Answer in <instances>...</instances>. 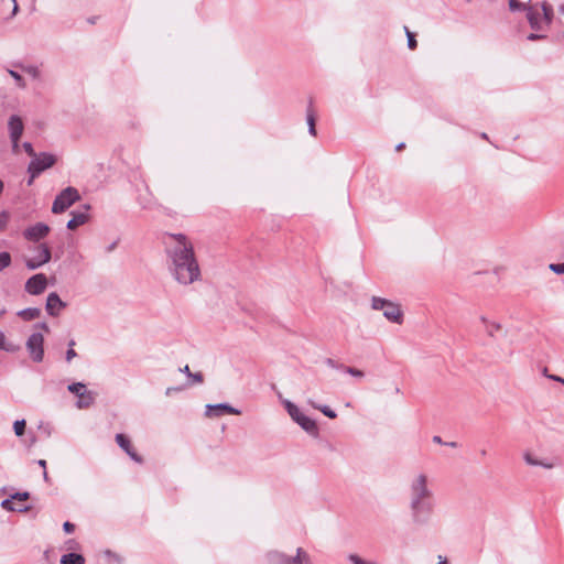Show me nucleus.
I'll return each mask as SVG.
<instances>
[{
    "label": "nucleus",
    "mask_w": 564,
    "mask_h": 564,
    "mask_svg": "<svg viewBox=\"0 0 564 564\" xmlns=\"http://www.w3.org/2000/svg\"><path fill=\"white\" fill-rule=\"evenodd\" d=\"M547 378H550V379H552L554 381H558V382L564 384V378H561L558 376H547Z\"/></svg>",
    "instance_id": "obj_48"
},
{
    "label": "nucleus",
    "mask_w": 564,
    "mask_h": 564,
    "mask_svg": "<svg viewBox=\"0 0 564 564\" xmlns=\"http://www.w3.org/2000/svg\"><path fill=\"white\" fill-rule=\"evenodd\" d=\"M19 346L9 341L3 332H0V349L7 352H15L19 350Z\"/></svg>",
    "instance_id": "obj_25"
},
{
    "label": "nucleus",
    "mask_w": 564,
    "mask_h": 564,
    "mask_svg": "<svg viewBox=\"0 0 564 564\" xmlns=\"http://www.w3.org/2000/svg\"><path fill=\"white\" fill-rule=\"evenodd\" d=\"M43 478H44L45 480H47V479H48V476H47L46 469H44V471H43Z\"/></svg>",
    "instance_id": "obj_58"
},
{
    "label": "nucleus",
    "mask_w": 564,
    "mask_h": 564,
    "mask_svg": "<svg viewBox=\"0 0 564 564\" xmlns=\"http://www.w3.org/2000/svg\"><path fill=\"white\" fill-rule=\"evenodd\" d=\"M180 371L186 373L188 377L192 376V372L189 370V367L186 365L183 368L180 369Z\"/></svg>",
    "instance_id": "obj_49"
},
{
    "label": "nucleus",
    "mask_w": 564,
    "mask_h": 564,
    "mask_svg": "<svg viewBox=\"0 0 564 564\" xmlns=\"http://www.w3.org/2000/svg\"><path fill=\"white\" fill-rule=\"evenodd\" d=\"M173 391H178V388H167L165 394L170 395Z\"/></svg>",
    "instance_id": "obj_54"
},
{
    "label": "nucleus",
    "mask_w": 564,
    "mask_h": 564,
    "mask_svg": "<svg viewBox=\"0 0 564 564\" xmlns=\"http://www.w3.org/2000/svg\"><path fill=\"white\" fill-rule=\"evenodd\" d=\"M25 425H26V422L23 419L22 420H17L13 423V430H14V433H15L17 436H22L24 434Z\"/></svg>",
    "instance_id": "obj_33"
},
{
    "label": "nucleus",
    "mask_w": 564,
    "mask_h": 564,
    "mask_svg": "<svg viewBox=\"0 0 564 564\" xmlns=\"http://www.w3.org/2000/svg\"><path fill=\"white\" fill-rule=\"evenodd\" d=\"M75 345V341L74 340H70L68 346V350L66 351V361L67 362H70L76 356V351L73 349V346Z\"/></svg>",
    "instance_id": "obj_36"
},
{
    "label": "nucleus",
    "mask_w": 564,
    "mask_h": 564,
    "mask_svg": "<svg viewBox=\"0 0 564 564\" xmlns=\"http://www.w3.org/2000/svg\"><path fill=\"white\" fill-rule=\"evenodd\" d=\"M480 322L484 325L486 334L491 338H498L499 336L507 335L508 333L507 328L497 321H491L485 316H481Z\"/></svg>",
    "instance_id": "obj_15"
},
{
    "label": "nucleus",
    "mask_w": 564,
    "mask_h": 564,
    "mask_svg": "<svg viewBox=\"0 0 564 564\" xmlns=\"http://www.w3.org/2000/svg\"><path fill=\"white\" fill-rule=\"evenodd\" d=\"M51 250L45 243H41L36 248V254L25 261V265L29 270H35L51 260Z\"/></svg>",
    "instance_id": "obj_10"
},
{
    "label": "nucleus",
    "mask_w": 564,
    "mask_h": 564,
    "mask_svg": "<svg viewBox=\"0 0 564 564\" xmlns=\"http://www.w3.org/2000/svg\"><path fill=\"white\" fill-rule=\"evenodd\" d=\"M12 2H13L12 15H15L19 10V7L17 3V0H12Z\"/></svg>",
    "instance_id": "obj_50"
},
{
    "label": "nucleus",
    "mask_w": 564,
    "mask_h": 564,
    "mask_svg": "<svg viewBox=\"0 0 564 564\" xmlns=\"http://www.w3.org/2000/svg\"><path fill=\"white\" fill-rule=\"evenodd\" d=\"M404 30L408 37V46L409 48L414 50L416 47V40L414 37V34L411 33L406 26L404 28Z\"/></svg>",
    "instance_id": "obj_35"
},
{
    "label": "nucleus",
    "mask_w": 564,
    "mask_h": 564,
    "mask_svg": "<svg viewBox=\"0 0 564 564\" xmlns=\"http://www.w3.org/2000/svg\"><path fill=\"white\" fill-rule=\"evenodd\" d=\"M524 462L530 466H540L546 469H552L555 465L549 460H540L535 458L531 453H525L523 455Z\"/></svg>",
    "instance_id": "obj_21"
},
{
    "label": "nucleus",
    "mask_w": 564,
    "mask_h": 564,
    "mask_svg": "<svg viewBox=\"0 0 564 564\" xmlns=\"http://www.w3.org/2000/svg\"><path fill=\"white\" fill-rule=\"evenodd\" d=\"M24 151L32 158H34L36 155L35 151L33 150V147L30 142H24L22 144Z\"/></svg>",
    "instance_id": "obj_40"
},
{
    "label": "nucleus",
    "mask_w": 564,
    "mask_h": 564,
    "mask_svg": "<svg viewBox=\"0 0 564 564\" xmlns=\"http://www.w3.org/2000/svg\"><path fill=\"white\" fill-rule=\"evenodd\" d=\"M167 271L180 285H191L202 280L194 243L184 234H165L163 238Z\"/></svg>",
    "instance_id": "obj_1"
},
{
    "label": "nucleus",
    "mask_w": 564,
    "mask_h": 564,
    "mask_svg": "<svg viewBox=\"0 0 564 564\" xmlns=\"http://www.w3.org/2000/svg\"><path fill=\"white\" fill-rule=\"evenodd\" d=\"M550 270L556 274H564V262L563 263H551Z\"/></svg>",
    "instance_id": "obj_37"
},
{
    "label": "nucleus",
    "mask_w": 564,
    "mask_h": 564,
    "mask_svg": "<svg viewBox=\"0 0 564 564\" xmlns=\"http://www.w3.org/2000/svg\"><path fill=\"white\" fill-rule=\"evenodd\" d=\"M347 560L350 564H379L378 562L366 558L357 553L348 554Z\"/></svg>",
    "instance_id": "obj_28"
},
{
    "label": "nucleus",
    "mask_w": 564,
    "mask_h": 564,
    "mask_svg": "<svg viewBox=\"0 0 564 564\" xmlns=\"http://www.w3.org/2000/svg\"><path fill=\"white\" fill-rule=\"evenodd\" d=\"M11 143H12L13 153H18L19 152V141H11Z\"/></svg>",
    "instance_id": "obj_47"
},
{
    "label": "nucleus",
    "mask_w": 564,
    "mask_h": 564,
    "mask_svg": "<svg viewBox=\"0 0 564 564\" xmlns=\"http://www.w3.org/2000/svg\"><path fill=\"white\" fill-rule=\"evenodd\" d=\"M47 286V278L43 273L31 276L25 282V291L32 295H39L45 291Z\"/></svg>",
    "instance_id": "obj_13"
},
{
    "label": "nucleus",
    "mask_w": 564,
    "mask_h": 564,
    "mask_svg": "<svg viewBox=\"0 0 564 564\" xmlns=\"http://www.w3.org/2000/svg\"><path fill=\"white\" fill-rule=\"evenodd\" d=\"M3 188H4V183L2 180H0V195L2 194L3 192Z\"/></svg>",
    "instance_id": "obj_57"
},
{
    "label": "nucleus",
    "mask_w": 564,
    "mask_h": 564,
    "mask_svg": "<svg viewBox=\"0 0 564 564\" xmlns=\"http://www.w3.org/2000/svg\"><path fill=\"white\" fill-rule=\"evenodd\" d=\"M65 545H66V549H67V550H76V549H77V546H78V543H77L75 540L70 539V540H68V541L65 543Z\"/></svg>",
    "instance_id": "obj_42"
},
{
    "label": "nucleus",
    "mask_w": 564,
    "mask_h": 564,
    "mask_svg": "<svg viewBox=\"0 0 564 564\" xmlns=\"http://www.w3.org/2000/svg\"><path fill=\"white\" fill-rule=\"evenodd\" d=\"M11 264V256L9 252H0V272Z\"/></svg>",
    "instance_id": "obj_32"
},
{
    "label": "nucleus",
    "mask_w": 564,
    "mask_h": 564,
    "mask_svg": "<svg viewBox=\"0 0 564 564\" xmlns=\"http://www.w3.org/2000/svg\"><path fill=\"white\" fill-rule=\"evenodd\" d=\"M44 337L41 333H33L26 340V349L34 362H41L44 358Z\"/></svg>",
    "instance_id": "obj_9"
},
{
    "label": "nucleus",
    "mask_w": 564,
    "mask_h": 564,
    "mask_svg": "<svg viewBox=\"0 0 564 564\" xmlns=\"http://www.w3.org/2000/svg\"><path fill=\"white\" fill-rule=\"evenodd\" d=\"M544 35H541V34H536V33H530L528 35V40L529 41H535V40H540V39H543Z\"/></svg>",
    "instance_id": "obj_44"
},
{
    "label": "nucleus",
    "mask_w": 564,
    "mask_h": 564,
    "mask_svg": "<svg viewBox=\"0 0 564 564\" xmlns=\"http://www.w3.org/2000/svg\"><path fill=\"white\" fill-rule=\"evenodd\" d=\"M371 308L375 311H381L384 318L391 323L399 325L403 323V311L401 310V306L394 302L383 297L372 296Z\"/></svg>",
    "instance_id": "obj_2"
},
{
    "label": "nucleus",
    "mask_w": 564,
    "mask_h": 564,
    "mask_svg": "<svg viewBox=\"0 0 564 564\" xmlns=\"http://www.w3.org/2000/svg\"><path fill=\"white\" fill-rule=\"evenodd\" d=\"M269 564H313L312 557L303 547H296L294 555L281 551H271L267 554Z\"/></svg>",
    "instance_id": "obj_4"
},
{
    "label": "nucleus",
    "mask_w": 564,
    "mask_h": 564,
    "mask_svg": "<svg viewBox=\"0 0 564 564\" xmlns=\"http://www.w3.org/2000/svg\"><path fill=\"white\" fill-rule=\"evenodd\" d=\"M39 466H41L43 469H46V460L45 459H40L37 462Z\"/></svg>",
    "instance_id": "obj_53"
},
{
    "label": "nucleus",
    "mask_w": 564,
    "mask_h": 564,
    "mask_svg": "<svg viewBox=\"0 0 564 564\" xmlns=\"http://www.w3.org/2000/svg\"><path fill=\"white\" fill-rule=\"evenodd\" d=\"M527 18L530 23V26L535 31H542L545 28H547V25H545L544 22L542 21L541 12L533 7H528Z\"/></svg>",
    "instance_id": "obj_18"
},
{
    "label": "nucleus",
    "mask_w": 564,
    "mask_h": 564,
    "mask_svg": "<svg viewBox=\"0 0 564 564\" xmlns=\"http://www.w3.org/2000/svg\"><path fill=\"white\" fill-rule=\"evenodd\" d=\"M9 221V214L7 212L0 213V230L6 229Z\"/></svg>",
    "instance_id": "obj_39"
},
{
    "label": "nucleus",
    "mask_w": 564,
    "mask_h": 564,
    "mask_svg": "<svg viewBox=\"0 0 564 564\" xmlns=\"http://www.w3.org/2000/svg\"><path fill=\"white\" fill-rule=\"evenodd\" d=\"M542 21L545 25L550 26L553 20V9L547 3L543 2L541 7Z\"/></svg>",
    "instance_id": "obj_27"
},
{
    "label": "nucleus",
    "mask_w": 564,
    "mask_h": 564,
    "mask_svg": "<svg viewBox=\"0 0 564 564\" xmlns=\"http://www.w3.org/2000/svg\"><path fill=\"white\" fill-rule=\"evenodd\" d=\"M530 0H509V7L511 11L525 10Z\"/></svg>",
    "instance_id": "obj_29"
},
{
    "label": "nucleus",
    "mask_w": 564,
    "mask_h": 564,
    "mask_svg": "<svg viewBox=\"0 0 564 564\" xmlns=\"http://www.w3.org/2000/svg\"><path fill=\"white\" fill-rule=\"evenodd\" d=\"M68 391L79 397L86 390V386L82 382H74L67 387Z\"/></svg>",
    "instance_id": "obj_31"
},
{
    "label": "nucleus",
    "mask_w": 564,
    "mask_h": 564,
    "mask_svg": "<svg viewBox=\"0 0 564 564\" xmlns=\"http://www.w3.org/2000/svg\"><path fill=\"white\" fill-rule=\"evenodd\" d=\"M433 500V491L427 484V477L424 474L416 475L410 484V502H421Z\"/></svg>",
    "instance_id": "obj_5"
},
{
    "label": "nucleus",
    "mask_w": 564,
    "mask_h": 564,
    "mask_svg": "<svg viewBox=\"0 0 564 564\" xmlns=\"http://www.w3.org/2000/svg\"><path fill=\"white\" fill-rule=\"evenodd\" d=\"M189 378L193 379L194 382L200 383L203 382V375L200 372L192 373Z\"/></svg>",
    "instance_id": "obj_43"
},
{
    "label": "nucleus",
    "mask_w": 564,
    "mask_h": 564,
    "mask_svg": "<svg viewBox=\"0 0 564 564\" xmlns=\"http://www.w3.org/2000/svg\"><path fill=\"white\" fill-rule=\"evenodd\" d=\"M344 371L352 377H356V378H364L365 373L362 370L360 369H357V368H354V367H345L344 368Z\"/></svg>",
    "instance_id": "obj_34"
},
{
    "label": "nucleus",
    "mask_w": 564,
    "mask_h": 564,
    "mask_svg": "<svg viewBox=\"0 0 564 564\" xmlns=\"http://www.w3.org/2000/svg\"><path fill=\"white\" fill-rule=\"evenodd\" d=\"M63 529L66 533H72L75 530V525L68 521L63 524Z\"/></svg>",
    "instance_id": "obj_41"
},
{
    "label": "nucleus",
    "mask_w": 564,
    "mask_h": 564,
    "mask_svg": "<svg viewBox=\"0 0 564 564\" xmlns=\"http://www.w3.org/2000/svg\"><path fill=\"white\" fill-rule=\"evenodd\" d=\"M41 310L37 307H28L18 312V316H20L24 321H33L40 317Z\"/></svg>",
    "instance_id": "obj_23"
},
{
    "label": "nucleus",
    "mask_w": 564,
    "mask_h": 564,
    "mask_svg": "<svg viewBox=\"0 0 564 564\" xmlns=\"http://www.w3.org/2000/svg\"><path fill=\"white\" fill-rule=\"evenodd\" d=\"M307 403L314 409L319 410L324 415H326L329 419H335L337 416L336 412L332 410L328 405L318 404L311 399L307 401Z\"/></svg>",
    "instance_id": "obj_26"
},
{
    "label": "nucleus",
    "mask_w": 564,
    "mask_h": 564,
    "mask_svg": "<svg viewBox=\"0 0 564 564\" xmlns=\"http://www.w3.org/2000/svg\"><path fill=\"white\" fill-rule=\"evenodd\" d=\"M85 558L77 553L70 552L61 557V564H84Z\"/></svg>",
    "instance_id": "obj_24"
},
{
    "label": "nucleus",
    "mask_w": 564,
    "mask_h": 564,
    "mask_svg": "<svg viewBox=\"0 0 564 564\" xmlns=\"http://www.w3.org/2000/svg\"><path fill=\"white\" fill-rule=\"evenodd\" d=\"M94 401H95L94 393L91 391L85 390L78 397V401H77L76 405L78 409H87L94 403Z\"/></svg>",
    "instance_id": "obj_22"
},
{
    "label": "nucleus",
    "mask_w": 564,
    "mask_h": 564,
    "mask_svg": "<svg viewBox=\"0 0 564 564\" xmlns=\"http://www.w3.org/2000/svg\"><path fill=\"white\" fill-rule=\"evenodd\" d=\"M283 404L291 419L308 435L313 437H317L319 435V429L313 419L305 415L293 402L289 400H284Z\"/></svg>",
    "instance_id": "obj_3"
},
{
    "label": "nucleus",
    "mask_w": 564,
    "mask_h": 564,
    "mask_svg": "<svg viewBox=\"0 0 564 564\" xmlns=\"http://www.w3.org/2000/svg\"><path fill=\"white\" fill-rule=\"evenodd\" d=\"M65 307L66 303L61 300L57 293L52 292L47 295L45 308L48 315L57 316Z\"/></svg>",
    "instance_id": "obj_17"
},
{
    "label": "nucleus",
    "mask_w": 564,
    "mask_h": 564,
    "mask_svg": "<svg viewBox=\"0 0 564 564\" xmlns=\"http://www.w3.org/2000/svg\"><path fill=\"white\" fill-rule=\"evenodd\" d=\"M9 74L11 75V77L15 80V83L20 87H24V85H25L24 79L19 73H17L14 70H10Z\"/></svg>",
    "instance_id": "obj_38"
},
{
    "label": "nucleus",
    "mask_w": 564,
    "mask_h": 564,
    "mask_svg": "<svg viewBox=\"0 0 564 564\" xmlns=\"http://www.w3.org/2000/svg\"><path fill=\"white\" fill-rule=\"evenodd\" d=\"M8 130L11 141H20L24 131V123L22 118L18 115L10 116L8 120Z\"/></svg>",
    "instance_id": "obj_14"
},
{
    "label": "nucleus",
    "mask_w": 564,
    "mask_h": 564,
    "mask_svg": "<svg viewBox=\"0 0 564 564\" xmlns=\"http://www.w3.org/2000/svg\"><path fill=\"white\" fill-rule=\"evenodd\" d=\"M36 327H40V328L44 329L45 332H48V330H50V328H48V326H47V324H46V323L37 324V325H36Z\"/></svg>",
    "instance_id": "obj_51"
},
{
    "label": "nucleus",
    "mask_w": 564,
    "mask_h": 564,
    "mask_svg": "<svg viewBox=\"0 0 564 564\" xmlns=\"http://www.w3.org/2000/svg\"><path fill=\"white\" fill-rule=\"evenodd\" d=\"M306 121H307V126H308V132L312 135H316L315 116H314V113H313V111L311 109L307 110Z\"/></svg>",
    "instance_id": "obj_30"
},
{
    "label": "nucleus",
    "mask_w": 564,
    "mask_h": 564,
    "mask_svg": "<svg viewBox=\"0 0 564 564\" xmlns=\"http://www.w3.org/2000/svg\"><path fill=\"white\" fill-rule=\"evenodd\" d=\"M446 445H449L451 447H456V443L455 442L446 443Z\"/></svg>",
    "instance_id": "obj_59"
},
{
    "label": "nucleus",
    "mask_w": 564,
    "mask_h": 564,
    "mask_svg": "<svg viewBox=\"0 0 564 564\" xmlns=\"http://www.w3.org/2000/svg\"><path fill=\"white\" fill-rule=\"evenodd\" d=\"M88 220V215L82 212H73L72 218L68 220L66 227L69 230H75L77 227L86 224Z\"/></svg>",
    "instance_id": "obj_20"
},
{
    "label": "nucleus",
    "mask_w": 564,
    "mask_h": 564,
    "mask_svg": "<svg viewBox=\"0 0 564 564\" xmlns=\"http://www.w3.org/2000/svg\"><path fill=\"white\" fill-rule=\"evenodd\" d=\"M54 163L55 156L50 153H41L40 155L32 158V161L28 167V172L31 174L28 184L31 185L39 174H41L44 170L53 166Z\"/></svg>",
    "instance_id": "obj_8"
},
{
    "label": "nucleus",
    "mask_w": 564,
    "mask_h": 564,
    "mask_svg": "<svg viewBox=\"0 0 564 564\" xmlns=\"http://www.w3.org/2000/svg\"><path fill=\"white\" fill-rule=\"evenodd\" d=\"M117 245H118V241H113L112 243H110V245L106 248V251H107V252H111V251H113V250L117 248Z\"/></svg>",
    "instance_id": "obj_45"
},
{
    "label": "nucleus",
    "mask_w": 564,
    "mask_h": 564,
    "mask_svg": "<svg viewBox=\"0 0 564 564\" xmlns=\"http://www.w3.org/2000/svg\"><path fill=\"white\" fill-rule=\"evenodd\" d=\"M405 148V143L404 142H400L399 144H397L395 147V151H401Z\"/></svg>",
    "instance_id": "obj_52"
},
{
    "label": "nucleus",
    "mask_w": 564,
    "mask_h": 564,
    "mask_svg": "<svg viewBox=\"0 0 564 564\" xmlns=\"http://www.w3.org/2000/svg\"><path fill=\"white\" fill-rule=\"evenodd\" d=\"M481 455H482V456H485V455H486V451H485V449H482V451H481Z\"/></svg>",
    "instance_id": "obj_62"
},
{
    "label": "nucleus",
    "mask_w": 564,
    "mask_h": 564,
    "mask_svg": "<svg viewBox=\"0 0 564 564\" xmlns=\"http://www.w3.org/2000/svg\"><path fill=\"white\" fill-rule=\"evenodd\" d=\"M558 12L564 17V2L558 7Z\"/></svg>",
    "instance_id": "obj_56"
},
{
    "label": "nucleus",
    "mask_w": 564,
    "mask_h": 564,
    "mask_svg": "<svg viewBox=\"0 0 564 564\" xmlns=\"http://www.w3.org/2000/svg\"><path fill=\"white\" fill-rule=\"evenodd\" d=\"M409 508L411 512V521L414 525L422 527L430 523L431 517L434 512L433 500L409 502Z\"/></svg>",
    "instance_id": "obj_6"
},
{
    "label": "nucleus",
    "mask_w": 564,
    "mask_h": 564,
    "mask_svg": "<svg viewBox=\"0 0 564 564\" xmlns=\"http://www.w3.org/2000/svg\"><path fill=\"white\" fill-rule=\"evenodd\" d=\"M3 314H4V310H1L0 311V318L2 317Z\"/></svg>",
    "instance_id": "obj_61"
},
{
    "label": "nucleus",
    "mask_w": 564,
    "mask_h": 564,
    "mask_svg": "<svg viewBox=\"0 0 564 564\" xmlns=\"http://www.w3.org/2000/svg\"><path fill=\"white\" fill-rule=\"evenodd\" d=\"M437 564H448V561L445 556L438 555L437 556Z\"/></svg>",
    "instance_id": "obj_46"
},
{
    "label": "nucleus",
    "mask_w": 564,
    "mask_h": 564,
    "mask_svg": "<svg viewBox=\"0 0 564 564\" xmlns=\"http://www.w3.org/2000/svg\"><path fill=\"white\" fill-rule=\"evenodd\" d=\"M51 228L44 223H36L23 231V237L32 242L40 241L50 234Z\"/></svg>",
    "instance_id": "obj_12"
},
{
    "label": "nucleus",
    "mask_w": 564,
    "mask_h": 564,
    "mask_svg": "<svg viewBox=\"0 0 564 564\" xmlns=\"http://www.w3.org/2000/svg\"><path fill=\"white\" fill-rule=\"evenodd\" d=\"M433 442L438 443V444H443L442 438L440 436H437V435L433 437Z\"/></svg>",
    "instance_id": "obj_55"
},
{
    "label": "nucleus",
    "mask_w": 564,
    "mask_h": 564,
    "mask_svg": "<svg viewBox=\"0 0 564 564\" xmlns=\"http://www.w3.org/2000/svg\"><path fill=\"white\" fill-rule=\"evenodd\" d=\"M30 497V494L29 492H15L13 494L10 498L8 499H4L2 502H1V507L7 510V511H19V512H23V511H26L29 508L28 507H20V506H17L13 501L14 500H18V501H24V500H28Z\"/></svg>",
    "instance_id": "obj_16"
},
{
    "label": "nucleus",
    "mask_w": 564,
    "mask_h": 564,
    "mask_svg": "<svg viewBox=\"0 0 564 564\" xmlns=\"http://www.w3.org/2000/svg\"><path fill=\"white\" fill-rule=\"evenodd\" d=\"M116 442L130 456L132 460L139 464L142 463V457L135 453V451L131 446L129 438L126 435L117 434Z\"/></svg>",
    "instance_id": "obj_19"
},
{
    "label": "nucleus",
    "mask_w": 564,
    "mask_h": 564,
    "mask_svg": "<svg viewBox=\"0 0 564 564\" xmlns=\"http://www.w3.org/2000/svg\"><path fill=\"white\" fill-rule=\"evenodd\" d=\"M30 72H31V74L35 75L37 73V69L36 68H31Z\"/></svg>",
    "instance_id": "obj_60"
},
{
    "label": "nucleus",
    "mask_w": 564,
    "mask_h": 564,
    "mask_svg": "<svg viewBox=\"0 0 564 564\" xmlns=\"http://www.w3.org/2000/svg\"><path fill=\"white\" fill-rule=\"evenodd\" d=\"M225 413L240 415L241 411L228 403L207 404L205 408V415L207 417H218Z\"/></svg>",
    "instance_id": "obj_11"
},
{
    "label": "nucleus",
    "mask_w": 564,
    "mask_h": 564,
    "mask_svg": "<svg viewBox=\"0 0 564 564\" xmlns=\"http://www.w3.org/2000/svg\"><path fill=\"white\" fill-rule=\"evenodd\" d=\"M80 199L79 192L72 186L64 188L54 199L52 205L53 214H62L73 204Z\"/></svg>",
    "instance_id": "obj_7"
}]
</instances>
